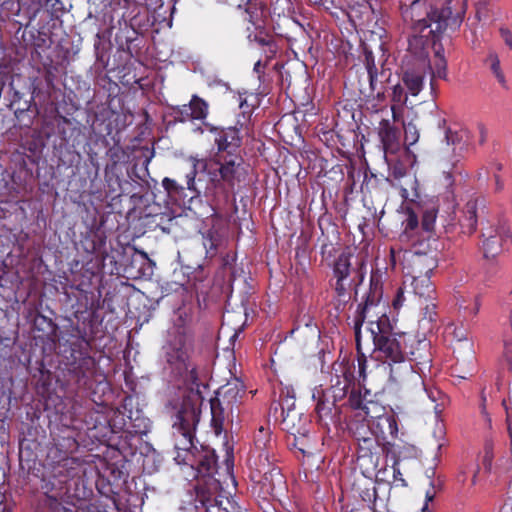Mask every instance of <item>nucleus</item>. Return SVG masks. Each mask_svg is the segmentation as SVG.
<instances>
[{
    "mask_svg": "<svg viewBox=\"0 0 512 512\" xmlns=\"http://www.w3.org/2000/svg\"><path fill=\"white\" fill-rule=\"evenodd\" d=\"M188 386L189 392L174 406L172 436L174 460L179 465H187L196 471V476L212 478L217 472V457L209 446L197 447L195 437L200 422L203 398L200 387L204 386L197 366L190 363L185 371L175 374Z\"/></svg>",
    "mask_w": 512,
    "mask_h": 512,
    "instance_id": "nucleus-1",
    "label": "nucleus"
},
{
    "mask_svg": "<svg viewBox=\"0 0 512 512\" xmlns=\"http://www.w3.org/2000/svg\"><path fill=\"white\" fill-rule=\"evenodd\" d=\"M368 330L371 334L374 351L378 359L387 363L390 369V380L395 383L423 384L421 375L415 371L406 360L404 350L406 333H395L389 317L380 316L376 321H370Z\"/></svg>",
    "mask_w": 512,
    "mask_h": 512,
    "instance_id": "nucleus-2",
    "label": "nucleus"
},
{
    "mask_svg": "<svg viewBox=\"0 0 512 512\" xmlns=\"http://www.w3.org/2000/svg\"><path fill=\"white\" fill-rule=\"evenodd\" d=\"M452 1L434 0L429 9L423 0H412L410 4L402 1L401 15L404 22L410 24L415 33H420L419 36H425L428 40V36L432 35L433 44H436V39L441 33L447 29L455 32L463 22L465 11L461 9L453 13L450 6Z\"/></svg>",
    "mask_w": 512,
    "mask_h": 512,
    "instance_id": "nucleus-3",
    "label": "nucleus"
},
{
    "mask_svg": "<svg viewBox=\"0 0 512 512\" xmlns=\"http://www.w3.org/2000/svg\"><path fill=\"white\" fill-rule=\"evenodd\" d=\"M82 467L78 459L64 456L57 461L51 471L43 476L41 489L46 496V505L52 502H65L79 496L72 493V485H77L81 478Z\"/></svg>",
    "mask_w": 512,
    "mask_h": 512,
    "instance_id": "nucleus-4",
    "label": "nucleus"
},
{
    "mask_svg": "<svg viewBox=\"0 0 512 512\" xmlns=\"http://www.w3.org/2000/svg\"><path fill=\"white\" fill-rule=\"evenodd\" d=\"M408 52L402 65L401 79L408 92L417 96L428 71H431L429 40L425 36L412 35L408 40Z\"/></svg>",
    "mask_w": 512,
    "mask_h": 512,
    "instance_id": "nucleus-5",
    "label": "nucleus"
},
{
    "mask_svg": "<svg viewBox=\"0 0 512 512\" xmlns=\"http://www.w3.org/2000/svg\"><path fill=\"white\" fill-rule=\"evenodd\" d=\"M364 267L363 262H357L356 266H352L351 255L346 253H341L335 260L333 265V277L335 278L333 305L338 313L346 309L352 299V290H356L363 282Z\"/></svg>",
    "mask_w": 512,
    "mask_h": 512,
    "instance_id": "nucleus-6",
    "label": "nucleus"
},
{
    "mask_svg": "<svg viewBox=\"0 0 512 512\" xmlns=\"http://www.w3.org/2000/svg\"><path fill=\"white\" fill-rule=\"evenodd\" d=\"M67 340L68 349L64 350L65 365L71 379L79 387H89L96 373L95 359L90 356V340L86 333Z\"/></svg>",
    "mask_w": 512,
    "mask_h": 512,
    "instance_id": "nucleus-7",
    "label": "nucleus"
},
{
    "mask_svg": "<svg viewBox=\"0 0 512 512\" xmlns=\"http://www.w3.org/2000/svg\"><path fill=\"white\" fill-rule=\"evenodd\" d=\"M418 240L413 245V251L406 252L403 263L405 273V284L410 278L430 277L438 266L439 241L437 238Z\"/></svg>",
    "mask_w": 512,
    "mask_h": 512,
    "instance_id": "nucleus-8",
    "label": "nucleus"
},
{
    "mask_svg": "<svg viewBox=\"0 0 512 512\" xmlns=\"http://www.w3.org/2000/svg\"><path fill=\"white\" fill-rule=\"evenodd\" d=\"M212 161L218 166L209 171L210 180L215 187L222 184L230 190L244 183L248 176V165L240 153L227 156L214 155Z\"/></svg>",
    "mask_w": 512,
    "mask_h": 512,
    "instance_id": "nucleus-9",
    "label": "nucleus"
},
{
    "mask_svg": "<svg viewBox=\"0 0 512 512\" xmlns=\"http://www.w3.org/2000/svg\"><path fill=\"white\" fill-rule=\"evenodd\" d=\"M410 288L422 310L419 326L427 331L434 329L437 321L436 289L430 277L410 278Z\"/></svg>",
    "mask_w": 512,
    "mask_h": 512,
    "instance_id": "nucleus-10",
    "label": "nucleus"
},
{
    "mask_svg": "<svg viewBox=\"0 0 512 512\" xmlns=\"http://www.w3.org/2000/svg\"><path fill=\"white\" fill-rule=\"evenodd\" d=\"M266 5L257 0H248L244 10V20L251 23L257 32L250 33L248 39L256 42L264 48V53L268 58H272L278 51V46L273 35L269 34L264 29V17Z\"/></svg>",
    "mask_w": 512,
    "mask_h": 512,
    "instance_id": "nucleus-11",
    "label": "nucleus"
},
{
    "mask_svg": "<svg viewBox=\"0 0 512 512\" xmlns=\"http://www.w3.org/2000/svg\"><path fill=\"white\" fill-rule=\"evenodd\" d=\"M208 131L214 134V143L217 151L214 155L227 156L231 153H240L242 145L241 130L244 127V122L237 119L234 126L229 127H216L211 124H205Z\"/></svg>",
    "mask_w": 512,
    "mask_h": 512,
    "instance_id": "nucleus-12",
    "label": "nucleus"
},
{
    "mask_svg": "<svg viewBox=\"0 0 512 512\" xmlns=\"http://www.w3.org/2000/svg\"><path fill=\"white\" fill-rule=\"evenodd\" d=\"M355 366L354 363H350L349 360H343L341 362H335L332 366V374L330 379V387L323 391L327 396L332 397L334 401L343 400L349 388L354 385L355 382Z\"/></svg>",
    "mask_w": 512,
    "mask_h": 512,
    "instance_id": "nucleus-13",
    "label": "nucleus"
},
{
    "mask_svg": "<svg viewBox=\"0 0 512 512\" xmlns=\"http://www.w3.org/2000/svg\"><path fill=\"white\" fill-rule=\"evenodd\" d=\"M190 343L187 335L177 331L165 347L166 362L174 374L185 371L190 362Z\"/></svg>",
    "mask_w": 512,
    "mask_h": 512,
    "instance_id": "nucleus-14",
    "label": "nucleus"
},
{
    "mask_svg": "<svg viewBox=\"0 0 512 512\" xmlns=\"http://www.w3.org/2000/svg\"><path fill=\"white\" fill-rule=\"evenodd\" d=\"M420 328L423 330L422 338L406 333L404 346L406 360L409 361L413 367V363L416 366L427 367L430 366L432 362L430 341L425 337L426 333H430V331H427L422 326H420ZM432 331L433 330H431V332Z\"/></svg>",
    "mask_w": 512,
    "mask_h": 512,
    "instance_id": "nucleus-15",
    "label": "nucleus"
},
{
    "mask_svg": "<svg viewBox=\"0 0 512 512\" xmlns=\"http://www.w3.org/2000/svg\"><path fill=\"white\" fill-rule=\"evenodd\" d=\"M387 441H385L386 443ZM382 442L376 435L366 437L357 444V460L359 466L366 472L377 470L380 461V454L383 453Z\"/></svg>",
    "mask_w": 512,
    "mask_h": 512,
    "instance_id": "nucleus-16",
    "label": "nucleus"
},
{
    "mask_svg": "<svg viewBox=\"0 0 512 512\" xmlns=\"http://www.w3.org/2000/svg\"><path fill=\"white\" fill-rule=\"evenodd\" d=\"M372 397L371 392L366 388H364V393L361 392V389L353 388L348 397L349 406L353 410L362 411L368 422H372L385 414V407L378 401L373 400Z\"/></svg>",
    "mask_w": 512,
    "mask_h": 512,
    "instance_id": "nucleus-17",
    "label": "nucleus"
},
{
    "mask_svg": "<svg viewBox=\"0 0 512 512\" xmlns=\"http://www.w3.org/2000/svg\"><path fill=\"white\" fill-rule=\"evenodd\" d=\"M377 303L374 300V297L367 296L364 303L358 305L356 310L355 318H354V333H355V342L357 349V362H358V381H365L366 379V368H367V359L365 354L361 350V327L367 318V312L372 306H376Z\"/></svg>",
    "mask_w": 512,
    "mask_h": 512,
    "instance_id": "nucleus-18",
    "label": "nucleus"
},
{
    "mask_svg": "<svg viewBox=\"0 0 512 512\" xmlns=\"http://www.w3.org/2000/svg\"><path fill=\"white\" fill-rule=\"evenodd\" d=\"M364 66L367 73V85L359 81V92L365 96H374L376 92L377 98L384 95V92L378 89V68L375 63V56L367 45L363 46Z\"/></svg>",
    "mask_w": 512,
    "mask_h": 512,
    "instance_id": "nucleus-19",
    "label": "nucleus"
},
{
    "mask_svg": "<svg viewBox=\"0 0 512 512\" xmlns=\"http://www.w3.org/2000/svg\"><path fill=\"white\" fill-rule=\"evenodd\" d=\"M199 164L200 161H194L191 170L185 175V186L178 184L176 180L168 177H165L162 180V186L171 198L181 196L184 189L190 190L194 195H199L201 193L196 183L197 166Z\"/></svg>",
    "mask_w": 512,
    "mask_h": 512,
    "instance_id": "nucleus-20",
    "label": "nucleus"
},
{
    "mask_svg": "<svg viewBox=\"0 0 512 512\" xmlns=\"http://www.w3.org/2000/svg\"><path fill=\"white\" fill-rule=\"evenodd\" d=\"M377 134L385 153H395L399 149L400 130L389 119H381Z\"/></svg>",
    "mask_w": 512,
    "mask_h": 512,
    "instance_id": "nucleus-21",
    "label": "nucleus"
},
{
    "mask_svg": "<svg viewBox=\"0 0 512 512\" xmlns=\"http://www.w3.org/2000/svg\"><path fill=\"white\" fill-rule=\"evenodd\" d=\"M281 416L283 430L293 435L295 441L298 440L297 435L306 437L308 417L300 409L290 410Z\"/></svg>",
    "mask_w": 512,
    "mask_h": 512,
    "instance_id": "nucleus-22",
    "label": "nucleus"
},
{
    "mask_svg": "<svg viewBox=\"0 0 512 512\" xmlns=\"http://www.w3.org/2000/svg\"><path fill=\"white\" fill-rule=\"evenodd\" d=\"M478 206V198H471L464 205L461 211L462 215L458 219L461 234L470 236L476 231L478 223Z\"/></svg>",
    "mask_w": 512,
    "mask_h": 512,
    "instance_id": "nucleus-23",
    "label": "nucleus"
},
{
    "mask_svg": "<svg viewBox=\"0 0 512 512\" xmlns=\"http://www.w3.org/2000/svg\"><path fill=\"white\" fill-rule=\"evenodd\" d=\"M245 393L246 390L243 383L240 380L235 379L234 381L221 386L215 392V397L220 399L222 403H225V405L234 407L240 402Z\"/></svg>",
    "mask_w": 512,
    "mask_h": 512,
    "instance_id": "nucleus-24",
    "label": "nucleus"
},
{
    "mask_svg": "<svg viewBox=\"0 0 512 512\" xmlns=\"http://www.w3.org/2000/svg\"><path fill=\"white\" fill-rule=\"evenodd\" d=\"M320 394V392H318ZM338 401H334L332 397L327 396L326 393L321 391V395H319L317 404H316V414L318 417V422L323 426H328L329 422L334 421L338 411L336 403Z\"/></svg>",
    "mask_w": 512,
    "mask_h": 512,
    "instance_id": "nucleus-25",
    "label": "nucleus"
},
{
    "mask_svg": "<svg viewBox=\"0 0 512 512\" xmlns=\"http://www.w3.org/2000/svg\"><path fill=\"white\" fill-rule=\"evenodd\" d=\"M374 434L382 441L385 442L387 436L396 438L398 435V423L393 414L385 413L378 419L371 422Z\"/></svg>",
    "mask_w": 512,
    "mask_h": 512,
    "instance_id": "nucleus-26",
    "label": "nucleus"
},
{
    "mask_svg": "<svg viewBox=\"0 0 512 512\" xmlns=\"http://www.w3.org/2000/svg\"><path fill=\"white\" fill-rule=\"evenodd\" d=\"M211 426L216 435H220L225 427V421L228 417V411L232 412L233 407L222 403L217 397L210 399Z\"/></svg>",
    "mask_w": 512,
    "mask_h": 512,
    "instance_id": "nucleus-27",
    "label": "nucleus"
},
{
    "mask_svg": "<svg viewBox=\"0 0 512 512\" xmlns=\"http://www.w3.org/2000/svg\"><path fill=\"white\" fill-rule=\"evenodd\" d=\"M274 455L271 451L258 452L257 457L254 460L256 471L260 475L270 474L271 478L274 476L277 479L278 484H283V476L280 473L278 467L274 465Z\"/></svg>",
    "mask_w": 512,
    "mask_h": 512,
    "instance_id": "nucleus-28",
    "label": "nucleus"
},
{
    "mask_svg": "<svg viewBox=\"0 0 512 512\" xmlns=\"http://www.w3.org/2000/svg\"><path fill=\"white\" fill-rule=\"evenodd\" d=\"M32 102L33 97H31L30 100H25L21 103V93L16 90L13 92V99L11 100L9 107L14 111L16 119L25 126H30L32 124V117L28 115Z\"/></svg>",
    "mask_w": 512,
    "mask_h": 512,
    "instance_id": "nucleus-29",
    "label": "nucleus"
},
{
    "mask_svg": "<svg viewBox=\"0 0 512 512\" xmlns=\"http://www.w3.org/2000/svg\"><path fill=\"white\" fill-rule=\"evenodd\" d=\"M430 45H433L434 52H435V60H434V67L431 66V71H428V74L431 76L430 79V87L432 93L435 92V81L434 78H440V79H446L447 78V61L443 54L442 48H435V44H433V39L430 40Z\"/></svg>",
    "mask_w": 512,
    "mask_h": 512,
    "instance_id": "nucleus-30",
    "label": "nucleus"
},
{
    "mask_svg": "<svg viewBox=\"0 0 512 512\" xmlns=\"http://www.w3.org/2000/svg\"><path fill=\"white\" fill-rule=\"evenodd\" d=\"M482 250L486 258L495 257L501 250L503 241L499 236V229L495 231H489L488 233H482Z\"/></svg>",
    "mask_w": 512,
    "mask_h": 512,
    "instance_id": "nucleus-31",
    "label": "nucleus"
},
{
    "mask_svg": "<svg viewBox=\"0 0 512 512\" xmlns=\"http://www.w3.org/2000/svg\"><path fill=\"white\" fill-rule=\"evenodd\" d=\"M394 448H395L394 444H391V442H386L383 445V453L387 457L391 455V457L393 458L392 468H393V478H394V481L400 482L401 485L405 487V486H407V483H406L405 479L403 478V475H402V473L400 471V468H399V464L402 461L403 451L400 450L399 447H398L397 450H395Z\"/></svg>",
    "mask_w": 512,
    "mask_h": 512,
    "instance_id": "nucleus-32",
    "label": "nucleus"
},
{
    "mask_svg": "<svg viewBox=\"0 0 512 512\" xmlns=\"http://www.w3.org/2000/svg\"><path fill=\"white\" fill-rule=\"evenodd\" d=\"M126 407L123 410H113L109 418L107 419L108 426L112 433H126L128 434V415L125 413Z\"/></svg>",
    "mask_w": 512,
    "mask_h": 512,
    "instance_id": "nucleus-33",
    "label": "nucleus"
},
{
    "mask_svg": "<svg viewBox=\"0 0 512 512\" xmlns=\"http://www.w3.org/2000/svg\"><path fill=\"white\" fill-rule=\"evenodd\" d=\"M484 64L487 66V68L490 70L492 75L495 77L499 85L505 89L509 90V86L506 80V76L502 70L501 62L499 59V56L495 52H490L485 61Z\"/></svg>",
    "mask_w": 512,
    "mask_h": 512,
    "instance_id": "nucleus-34",
    "label": "nucleus"
},
{
    "mask_svg": "<svg viewBox=\"0 0 512 512\" xmlns=\"http://www.w3.org/2000/svg\"><path fill=\"white\" fill-rule=\"evenodd\" d=\"M437 212L438 209L435 207V205L427 206L423 210L421 228L425 233H427V236L423 237L421 240H425L426 243H428V239L430 236L431 238H436L435 235L433 234V231L437 218ZM430 243H432V239H430Z\"/></svg>",
    "mask_w": 512,
    "mask_h": 512,
    "instance_id": "nucleus-35",
    "label": "nucleus"
},
{
    "mask_svg": "<svg viewBox=\"0 0 512 512\" xmlns=\"http://www.w3.org/2000/svg\"><path fill=\"white\" fill-rule=\"evenodd\" d=\"M128 423V435L130 436L146 434L148 431V419L142 416L138 410L135 413L129 411Z\"/></svg>",
    "mask_w": 512,
    "mask_h": 512,
    "instance_id": "nucleus-36",
    "label": "nucleus"
},
{
    "mask_svg": "<svg viewBox=\"0 0 512 512\" xmlns=\"http://www.w3.org/2000/svg\"><path fill=\"white\" fill-rule=\"evenodd\" d=\"M188 105L191 109L189 115L192 116L193 120H204L207 118L209 113V104L203 98L194 94L192 95Z\"/></svg>",
    "mask_w": 512,
    "mask_h": 512,
    "instance_id": "nucleus-37",
    "label": "nucleus"
},
{
    "mask_svg": "<svg viewBox=\"0 0 512 512\" xmlns=\"http://www.w3.org/2000/svg\"><path fill=\"white\" fill-rule=\"evenodd\" d=\"M254 445L256 452L271 451L273 452V443L271 431L269 428L260 426L254 436Z\"/></svg>",
    "mask_w": 512,
    "mask_h": 512,
    "instance_id": "nucleus-38",
    "label": "nucleus"
},
{
    "mask_svg": "<svg viewBox=\"0 0 512 512\" xmlns=\"http://www.w3.org/2000/svg\"><path fill=\"white\" fill-rule=\"evenodd\" d=\"M354 439L357 441V444L361 442L366 437L374 436V431L372 429L371 422L368 423H359L355 426V428H351Z\"/></svg>",
    "mask_w": 512,
    "mask_h": 512,
    "instance_id": "nucleus-39",
    "label": "nucleus"
},
{
    "mask_svg": "<svg viewBox=\"0 0 512 512\" xmlns=\"http://www.w3.org/2000/svg\"><path fill=\"white\" fill-rule=\"evenodd\" d=\"M404 128V141L408 146L416 144L419 140V130L413 122L403 124Z\"/></svg>",
    "mask_w": 512,
    "mask_h": 512,
    "instance_id": "nucleus-40",
    "label": "nucleus"
},
{
    "mask_svg": "<svg viewBox=\"0 0 512 512\" xmlns=\"http://www.w3.org/2000/svg\"><path fill=\"white\" fill-rule=\"evenodd\" d=\"M445 140L448 145L454 146V151L459 148L462 150L464 147L463 136L457 131H452L450 128L445 130Z\"/></svg>",
    "mask_w": 512,
    "mask_h": 512,
    "instance_id": "nucleus-41",
    "label": "nucleus"
},
{
    "mask_svg": "<svg viewBox=\"0 0 512 512\" xmlns=\"http://www.w3.org/2000/svg\"><path fill=\"white\" fill-rule=\"evenodd\" d=\"M139 152L141 154L140 158L143 159L142 166L144 168V175L143 176H137V177L140 178V179H143L144 176L149 175L148 166H149L152 158L155 155V150H154L153 147L150 148L148 146H142V147L139 148Z\"/></svg>",
    "mask_w": 512,
    "mask_h": 512,
    "instance_id": "nucleus-42",
    "label": "nucleus"
},
{
    "mask_svg": "<svg viewBox=\"0 0 512 512\" xmlns=\"http://www.w3.org/2000/svg\"><path fill=\"white\" fill-rule=\"evenodd\" d=\"M254 107V104L248 103L247 98H242L241 95L239 96V108L241 110V114L238 116V119H240L241 122H244V126L250 120Z\"/></svg>",
    "mask_w": 512,
    "mask_h": 512,
    "instance_id": "nucleus-43",
    "label": "nucleus"
},
{
    "mask_svg": "<svg viewBox=\"0 0 512 512\" xmlns=\"http://www.w3.org/2000/svg\"><path fill=\"white\" fill-rule=\"evenodd\" d=\"M391 101L393 104L404 106L407 102V93L401 84H396L392 88Z\"/></svg>",
    "mask_w": 512,
    "mask_h": 512,
    "instance_id": "nucleus-44",
    "label": "nucleus"
},
{
    "mask_svg": "<svg viewBox=\"0 0 512 512\" xmlns=\"http://www.w3.org/2000/svg\"><path fill=\"white\" fill-rule=\"evenodd\" d=\"M125 151L119 145H114L107 150V156L111 161V166L114 167L125 158Z\"/></svg>",
    "mask_w": 512,
    "mask_h": 512,
    "instance_id": "nucleus-45",
    "label": "nucleus"
},
{
    "mask_svg": "<svg viewBox=\"0 0 512 512\" xmlns=\"http://www.w3.org/2000/svg\"><path fill=\"white\" fill-rule=\"evenodd\" d=\"M204 247L206 249V254L210 257H213L216 254L217 246H218V237L213 232H208L206 236H204Z\"/></svg>",
    "mask_w": 512,
    "mask_h": 512,
    "instance_id": "nucleus-46",
    "label": "nucleus"
},
{
    "mask_svg": "<svg viewBox=\"0 0 512 512\" xmlns=\"http://www.w3.org/2000/svg\"><path fill=\"white\" fill-rule=\"evenodd\" d=\"M262 485V489L265 493L274 496L275 490L277 486H281L282 484H278L276 477L271 478L270 474L262 475V479L260 480Z\"/></svg>",
    "mask_w": 512,
    "mask_h": 512,
    "instance_id": "nucleus-47",
    "label": "nucleus"
},
{
    "mask_svg": "<svg viewBox=\"0 0 512 512\" xmlns=\"http://www.w3.org/2000/svg\"><path fill=\"white\" fill-rule=\"evenodd\" d=\"M49 512H78L77 507L68 500V504L65 502H52L47 504Z\"/></svg>",
    "mask_w": 512,
    "mask_h": 512,
    "instance_id": "nucleus-48",
    "label": "nucleus"
},
{
    "mask_svg": "<svg viewBox=\"0 0 512 512\" xmlns=\"http://www.w3.org/2000/svg\"><path fill=\"white\" fill-rule=\"evenodd\" d=\"M111 114H113V112L108 107L102 106L94 115L92 122L93 129H97L98 126L102 125L107 118H110Z\"/></svg>",
    "mask_w": 512,
    "mask_h": 512,
    "instance_id": "nucleus-49",
    "label": "nucleus"
},
{
    "mask_svg": "<svg viewBox=\"0 0 512 512\" xmlns=\"http://www.w3.org/2000/svg\"><path fill=\"white\" fill-rule=\"evenodd\" d=\"M190 111H191V109L188 104L174 108L176 120L179 122H187V121L193 120L192 116L189 115Z\"/></svg>",
    "mask_w": 512,
    "mask_h": 512,
    "instance_id": "nucleus-50",
    "label": "nucleus"
},
{
    "mask_svg": "<svg viewBox=\"0 0 512 512\" xmlns=\"http://www.w3.org/2000/svg\"><path fill=\"white\" fill-rule=\"evenodd\" d=\"M296 397H287L279 399V405L281 407V415L289 412L290 410H297L296 408Z\"/></svg>",
    "mask_w": 512,
    "mask_h": 512,
    "instance_id": "nucleus-51",
    "label": "nucleus"
},
{
    "mask_svg": "<svg viewBox=\"0 0 512 512\" xmlns=\"http://www.w3.org/2000/svg\"><path fill=\"white\" fill-rule=\"evenodd\" d=\"M395 445V450L398 449V447L400 448V450L403 451V454H402V460L403 459H406V458H412V457H415L416 454H417V449L414 445H411V444H403V445H399V444H396V443H393Z\"/></svg>",
    "mask_w": 512,
    "mask_h": 512,
    "instance_id": "nucleus-52",
    "label": "nucleus"
},
{
    "mask_svg": "<svg viewBox=\"0 0 512 512\" xmlns=\"http://www.w3.org/2000/svg\"><path fill=\"white\" fill-rule=\"evenodd\" d=\"M484 448H485V455H484L483 463L486 468L490 469L491 462L493 459V454H492L493 443H492V441H486Z\"/></svg>",
    "mask_w": 512,
    "mask_h": 512,
    "instance_id": "nucleus-53",
    "label": "nucleus"
},
{
    "mask_svg": "<svg viewBox=\"0 0 512 512\" xmlns=\"http://www.w3.org/2000/svg\"><path fill=\"white\" fill-rule=\"evenodd\" d=\"M406 385H409L410 383H405ZM414 386L419 387L430 399L432 402H435L437 399V396L440 394V391L437 389H428L423 382V384H415L412 383Z\"/></svg>",
    "mask_w": 512,
    "mask_h": 512,
    "instance_id": "nucleus-54",
    "label": "nucleus"
},
{
    "mask_svg": "<svg viewBox=\"0 0 512 512\" xmlns=\"http://www.w3.org/2000/svg\"><path fill=\"white\" fill-rule=\"evenodd\" d=\"M418 216L413 211H409L408 217L405 222V230H414L418 227Z\"/></svg>",
    "mask_w": 512,
    "mask_h": 512,
    "instance_id": "nucleus-55",
    "label": "nucleus"
},
{
    "mask_svg": "<svg viewBox=\"0 0 512 512\" xmlns=\"http://www.w3.org/2000/svg\"><path fill=\"white\" fill-rule=\"evenodd\" d=\"M502 405L504 406L506 411V421L508 424V430H512V399H504L502 401Z\"/></svg>",
    "mask_w": 512,
    "mask_h": 512,
    "instance_id": "nucleus-56",
    "label": "nucleus"
},
{
    "mask_svg": "<svg viewBox=\"0 0 512 512\" xmlns=\"http://www.w3.org/2000/svg\"><path fill=\"white\" fill-rule=\"evenodd\" d=\"M499 236L504 244H509L512 246V232L509 227L501 225L499 227Z\"/></svg>",
    "mask_w": 512,
    "mask_h": 512,
    "instance_id": "nucleus-57",
    "label": "nucleus"
},
{
    "mask_svg": "<svg viewBox=\"0 0 512 512\" xmlns=\"http://www.w3.org/2000/svg\"><path fill=\"white\" fill-rule=\"evenodd\" d=\"M499 33L505 44L509 48H512V32L508 28L502 27L500 28Z\"/></svg>",
    "mask_w": 512,
    "mask_h": 512,
    "instance_id": "nucleus-58",
    "label": "nucleus"
},
{
    "mask_svg": "<svg viewBox=\"0 0 512 512\" xmlns=\"http://www.w3.org/2000/svg\"><path fill=\"white\" fill-rule=\"evenodd\" d=\"M404 300H405L404 292L401 288H399L395 298L392 301V305H393L394 309L398 310L403 305Z\"/></svg>",
    "mask_w": 512,
    "mask_h": 512,
    "instance_id": "nucleus-59",
    "label": "nucleus"
},
{
    "mask_svg": "<svg viewBox=\"0 0 512 512\" xmlns=\"http://www.w3.org/2000/svg\"><path fill=\"white\" fill-rule=\"evenodd\" d=\"M392 119L394 122L399 121L402 118L403 106L397 104L391 105Z\"/></svg>",
    "mask_w": 512,
    "mask_h": 512,
    "instance_id": "nucleus-60",
    "label": "nucleus"
},
{
    "mask_svg": "<svg viewBox=\"0 0 512 512\" xmlns=\"http://www.w3.org/2000/svg\"><path fill=\"white\" fill-rule=\"evenodd\" d=\"M405 174H406V169L401 165H395L392 168V176L395 179H400V178L404 177Z\"/></svg>",
    "mask_w": 512,
    "mask_h": 512,
    "instance_id": "nucleus-61",
    "label": "nucleus"
},
{
    "mask_svg": "<svg viewBox=\"0 0 512 512\" xmlns=\"http://www.w3.org/2000/svg\"><path fill=\"white\" fill-rule=\"evenodd\" d=\"M287 397H295V391L292 387L285 386V387L281 388L279 399L287 398Z\"/></svg>",
    "mask_w": 512,
    "mask_h": 512,
    "instance_id": "nucleus-62",
    "label": "nucleus"
},
{
    "mask_svg": "<svg viewBox=\"0 0 512 512\" xmlns=\"http://www.w3.org/2000/svg\"><path fill=\"white\" fill-rule=\"evenodd\" d=\"M297 438H298V440L297 441L294 440L293 445H294V447L298 448L299 451H301L303 454H305L306 453V449L303 446V440H304L305 437L297 435Z\"/></svg>",
    "mask_w": 512,
    "mask_h": 512,
    "instance_id": "nucleus-63",
    "label": "nucleus"
},
{
    "mask_svg": "<svg viewBox=\"0 0 512 512\" xmlns=\"http://www.w3.org/2000/svg\"><path fill=\"white\" fill-rule=\"evenodd\" d=\"M499 512H512V497H508Z\"/></svg>",
    "mask_w": 512,
    "mask_h": 512,
    "instance_id": "nucleus-64",
    "label": "nucleus"
}]
</instances>
